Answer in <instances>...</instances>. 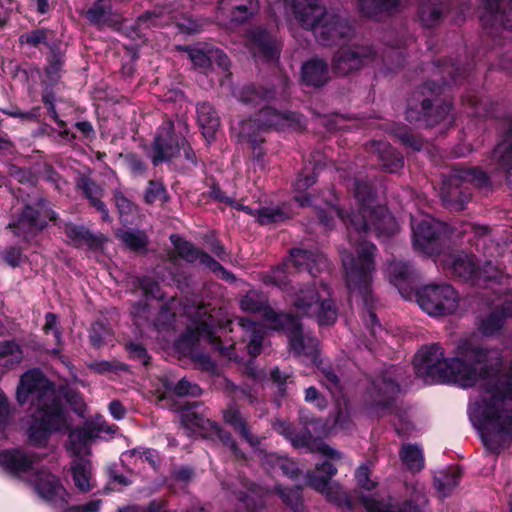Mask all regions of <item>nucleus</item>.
<instances>
[{"instance_id": "13", "label": "nucleus", "mask_w": 512, "mask_h": 512, "mask_svg": "<svg viewBox=\"0 0 512 512\" xmlns=\"http://www.w3.org/2000/svg\"><path fill=\"white\" fill-rule=\"evenodd\" d=\"M259 11L257 0H220L218 5L217 20L226 24L230 21L234 24L244 23Z\"/></svg>"}, {"instance_id": "31", "label": "nucleus", "mask_w": 512, "mask_h": 512, "mask_svg": "<svg viewBox=\"0 0 512 512\" xmlns=\"http://www.w3.org/2000/svg\"><path fill=\"white\" fill-rule=\"evenodd\" d=\"M72 476L75 485L79 490L87 492L90 490V463L84 459H75L71 465Z\"/></svg>"}, {"instance_id": "51", "label": "nucleus", "mask_w": 512, "mask_h": 512, "mask_svg": "<svg viewBox=\"0 0 512 512\" xmlns=\"http://www.w3.org/2000/svg\"><path fill=\"white\" fill-rule=\"evenodd\" d=\"M45 39V32L43 30L37 29L31 31L30 33L21 35L19 37V43L21 45H28L34 47L42 43Z\"/></svg>"}, {"instance_id": "43", "label": "nucleus", "mask_w": 512, "mask_h": 512, "mask_svg": "<svg viewBox=\"0 0 512 512\" xmlns=\"http://www.w3.org/2000/svg\"><path fill=\"white\" fill-rule=\"evenodd\" d=\"M257 220L262 225H269L284 219V213L278 208L265 207L256 214Z\"/></svg>"}, {"instance_id": "58", "label": "nucleus", "mask_w": 512, "mask_h": 512, "mask_svg": "<svg viewBox=\"0 0 512 512\" xmlns=\"http://www.w3.org/2000/svg\"><path fill=\"white\" fill-rule=\"evenodd\" d=\"M101 505L100 500L92 501L83 506H74L68 509L67 512H96L99 510Z\"/></svg>"}, {"instance_id": "10", "label": "nucleus", "mask_w": 512, "mask_h": 512, "mask_svg": "<svg viewBox=\"0 0 512 512\" xmlns=\"http://www.w3.org/2000/svg\"><path fill=\"white\" fill-rule=\"evenodd\" d=\"M293 11L301 25L311 29L316 37L326 35L325 25L321 21L326 11L319 0H293Z\"/></svg>"}, {"instance_id": "24", "label": "nucleus", "mask_w": 512, "mask_h": 512, "mask_svg": "<svg viewBox=\"0 0 512 512\" xmlns=\"http://www.w3.org/2000/svg\"><path fill=\"white\" fill-rule=\"evenodd\" d=\"M303 80L308 85L321 86L328 80V68L324 61L315 59L304 64L302 68Z\"/></svg>"}, {"instance_id": "21", "label": "nucleus", "mask_w": 512, "mask_h": 512, "mask_svg": "<svg viewBox=\"0 0 512 512\" xmlns=\"http://www.w3.org/2000/svg\"><path fill=\"white\" fill-rule=\"evenodd\" d=\"M322 25H325L326 35L317 37L322 44H330L348 34L349 27L332 14L325 13L321 19Z\"/></svg>"}, {"instance_id": "23", "label": "nucleus", "mask_w": 512, "mask_h": 512, "mask_svg": "<svg viewBox=\"0 0 512 512\" xmlns=\"http://www.w3.org/2000/svg\"><path fill=\"white\" fill-rule=\"evenodd\" d=\"M198 123L207 139L214 137L219 128L220 120L214 108L208 103H202L197 108Z\"/></svg>"}, {"instance_id": "26", "label": "nucleus", "mask_w": 512, "mask_h": 512, "mask_svg": "<svg viewBox=\"0 0 512 512\" xmlns=\"http://www.w3.org/2000/svg\"><path fill=\"white\" fill-rule=\"evenodd\" d=\"M238 325L243 330V337L249 340V354L252 356L258 355L261 350V343L264 336L262 327L244 319H239Z\"/></svg>"}, {"instance_id": "6", "label": "nucleus", "mask_w": 512, "mask_h": 512, "mask_svg": "<svg viewBox=\"0 0 512 512\" xmlns=\"http://www.w3.org/2000/svg\"><path fill=\"white\" fill-rule=\"evenodd\" d=\"M420 308L432 316H445L454 313L459 306V297L448 284L426 285L416 293Z\"/></svg>"}, {"instance_id": "37", "label": "nucleus", "mask_w": 512, "mask_h": 512, "mask_svg": "<svg viewBox=\"0 0 512 512\" xmlns=\"http://www.w3.org/2000/svg\"><path fill=\"white\" fill-rule=\"evenodd\" d=\"M65 233L76 245L87 244L92 246L97 242H101L103 237L96 238L87 229L82 226L66 225Z\"/></svg>"}, {"instance_id": "61", "label": "nucleus", "mask_w": 512, "mask_h": 512, "mask_svg": "<svg viewBox=\"0 0 512 512\" xmlns=\"http://www.w3.org/2000/svg\"><path fill=\"white\" fill-rule=\"evenodd\" d=\"M9 407L7 398L0 392V428L4 425L8 419Z\"/></svg>"}, {"instance_id": "33", "label": "nucleus", "mask_w": 512, "mask_h": 512, "mask_svg": "<svg viewBox=\"0 0 512 512\" xmlns=\"http://www.w3.org/2000/svg\"><path fill=\"white\" fill-rule=\"evenodd\" d=\"M113 199L121 221L131 224L138 213L135 205L118 189L113 192Z\"/></svg>"}, {"instance_id": "54", "label": "nucleus", "mask_w": 512, "mask_h": 512, "mask_svg": "<svg viewBox=\"0 0 512 512\" xmlns=\"http://www.w3.org/2000/svg\"><path fill=\"white\" fill-rule=\"evenodd\" d=\"M268 278L271 283L285 289L287 285V273L284 268L279 267L274 269Z\"/></svg>"}, {"instance_id": "36", "label": "nucleus", "mask_w": 512, "mask_h": 512, "mask_svg": "<svg viewBox=\"0 0 512 512\" xmlns=\"http://www.w3.org/2000/svg\"><path fill=\"white\" fill-rule=\"evenodd\" d=\"M23 358L22 350L14 342H0V365L9 367L19 363Z\"/></svg>"}, {"instance_id": "39", "label": "nucleus", "mask_w": 512, "mask_h": 512, "mask_svg": "<svg viewBox=\"0 0 512 512\" xmlns=\"http://www.w3.org/2000/svg\"><path fill=\"white\" fill-rule=\"evenodd\" d=\"M459 475L456 470H451L449 473L440 472L435 477V486L437 490L446 496L458 484Z\"/></svg>"}, {"instance_id": "25", "label": "nucleus", "mask_w": 512, "mask_h": 512, "mask_svg": "<svg viewBox=\"0 0 512 512\" xmlns=\"http://www.w3.org/2000/svg\"><path fill=\"white\" fill-rule=\"evenodd\" d=\"M0 464L12 472L18 473L31 468L33 460L21 451H4L0 453Z\"/></svg>"}, {"instance_id": "5", "label": "nucleus", "mask_w": 512, "mask_h": 512, "mask_svg": "<svg viewBox=\"0 0 512 512\" xmlns=\"http://www.w3.org/2000/svg\"><path fill=\"white\" fill-rule=\"evenodd\" d=\"M487 176L480 170L467 169L455 170L448 179L443 182L441 197L443 202L452 210H462L470 199V193L462 183H472L478 187L486 185Z\"/></svg>"}, {"instance_id": "57", "label": "nucleus", "mask_w": 512, "mask_h": 512, "mask_svg": "<svg viewBox=\"0 0 512 512\" xmlns=\"http://www.w3.org/2000/svg\"><path fill=\"white\" fill-rule=\"evenodd\" d=\"M127 349L133 357L141 360L143 362V364L146 365L148 363L146 351L142 346L137 345V344H129L127 346Z\"/></svg>"}, {"instance_id": "55", "label": "nucleus", "mask_w": 512, "mask_h": 512, "mask_svg": "<svg viewBox=\"0 0 512 512\" xmlns=\"http://www.w3.org/2000/svg\"><path fill=\"white\" fill-rule=\"evenodd\" d=\"M43 329L46 333H48L49 331H52L57 340L60 338V333L57 329V317L55 314H53V313L46 314L45 324H44Z\"/></svg>"}, {"instance_id": "15", "label": "nucleus", "mask_w": 512, "mask_h": 512, "mask_svg": "<svg viewBox=\"0 0 512 512\" xmlns=\"http://www.w3.org/2000/svg\"><path fill=\"white\" fill-rule=\"evenodd\" d=\"M173 123L168 121L163 124L154 141L155 156L153 163L170 160L180 155L181 141L176 139L173 134Z\"/></svg>"}, {"instance_id": "53", "label": "nucleus", "mask_w": 512, "mask_h": 512, "mask_svg": "<svg viewBox=\"0 0 512 512\" xmlns=\"http://www.w3.org/2000/svg\"><path fill=\"white\" fill-rule=\"evenodd\" d=\"M174 391L178 395H192L197 396L200 394V388L196 384H192L186 379H182L175 386Z\"/></svg>"}, {"instance_id": "4", "label": "nucleus", "mask_w": 512, "mask_h": 512, "mask_svg": "<svg viewBox=\"0 0 512 512\" xmlns=\"http://www.w3.org/2000/svg\"><path fill=\"white\" fill-rule=\"evenodd\" d=\"M291 302L298 314L315 317L320 325H331L337 319L331 290L322 282L299 288L291 296Z\"/></svg>"}, {"instance_id": "46", "label": "nucleus", "mask_w": 512, "mask_h": 512, "mask_svg": "<svg viewBox=\"0 0 512 512\" xmlns=\"http://www.w3.org/2000/svg\"><path fill=\"white\" fill-rule=\"evenodd\" d=\"M441 13L438 7L424 4L421 8L420 18L425 26H433L439 20Z\"/></svg>"}, {"instance_id": "35", "label": "nucleus", "mask_w": 512, "mask_h": 512, "mask_svg": "<svg viewBox=\"0 0 512 512\" xmlns=\"http://www.w3.org/2000/svg\"><path fill=\"white\" fill-rule=\"evenodd\" d=\"M359 2L361 11L373 18L392 10L398 4V0H359Z\"/></svg>"}, {"instance_id": "3", "label": "nucleus", "mask_w": 512, "mask_h": 512, "mask_svg": "<svg viewBox=\"0 0 512 512\" xmlns=\"http://www.w3.org/2000/svg\"><path fill=\"white\" fill-rule=\"evenodd\" d=\"M21 403L30 401L35 412L28 423L29 441L42 446L52 433L66 426V417L54 385L39 370H30L22 375L17 389Z\"/></svg>"}, {"instance_id": "34", "label": "nucleus", "mask_w": 512, "mask_h": 512, "mask_svg": "<svg viewBox=\"0 0 512 512\" xmlns=\"http://www.w3.org/2000/svg\"><path fill=\"white\" fill-rule=\"evenodd\" d=\"M116 236L124 246L135 251L145 249L148 242L146 234L140 230H119Z\"/></svg>"}, {"instance_id": "27", "label": "nucleus", "mask_w": 512, "mask_h": 512, "mask_svg": "<svg viewBox=\"0 0 512 512\" xmlns=\"http://www.w3.org/2000/svg\"><path fill=\"white\" fill-rule=\"evenodd\" d=\"M44 221L39 219L38 211L28 206L24 210L16 224H10V227L16 229L17 234L33 233L44 227Z\"/></svg>"}, {"instance_id": "17", "label": "nucleus", "mask_w": 512, "mask_h": 512, "mask_svg": "<svg viewBox=\"0 0 512 512\" xmlns=\"http://www.w3.org/2000/svg\"><path fill=\"white\" fill-rule=\"evenodd\" d=\"M412 230L415 245L424 248L426 244L439 236V223L433 218L412 219Z\"/></svg>"}, {"instance_id": "40", "label": "nucleus", "mask_w": 512, "mask_h": 512, "mask_svg": "<svg viewBox=\"0 0 512 512\" xmlns=\"http://www.w3.org/2000/svg\"><path fill=\"white\" fill-rule=\"evenodd\" d=\"M362 503L367 512H399L392 510L389 504L381 503L374 498H363ZM400 512H422V510L418 507L412 506L411 504H407L404 510Z\"/></svg>"}, {"instance_id": "8", "label": "nucleus", "mask_w": 512, "mask_h": 512, "mask_svg": "<svg viewBox=\"0 0 512 512\" xmlns=\"http://www.w3.org/2000/svg\"><path fill=\"white\" fill-rule=\"evenodd\" d=\"M113 432L103 418L97 417L94 421L87 422L82 428L71 432L67 449L72 456L89 454V444L94 439L101 438L104 434L110 435Z\"/></svg>"}, {"instance_id": "16", "label": "nucleus", "mask_w": 512, "mask_h": 512, "mask_svg": "<svg viewBox=\"0 0 512 512\" xmlns=\"http://www.w3.org/2000/svg\"><path fill=\"white\" fill-rule=\"evenodd\" d=\"M453 271L463 279L480 278L496 279V268L487 262L482 269H477L471 256L460 253L452 258Z\"/></svg>"}, {"instance_id": "48", "label": "nucleus", "mask_w": 512, "mask_h": 512, "mask_svg": "<svg viewBox=\"0 0 512 512\" xmlns=\"http://www.w3.org/2000/svg\"><path fill=\"white\" fill-rule=\"evenodd\" d=\"M356 479L358 485L365 490H372L377 483L370 479V470L367 466H360L356 471Z\"/></svg>"}, {"instance_id": "9", "label": "nucleus", "mask_w": 512, "mask_h": 512, "mask_svg": "<svg viewBox=\"0 0 512 512\" xmlns=\"http://www.w3.org/2000/svg\"><path fill=\"white\" fill-rule=\"evenodd\" d=\"M323 472L326 476L312 474L309 476V485L324 495L330 502L338 505L347 503V496L342 490L341 486L336 482H331L330 479L336 474L337 469L329 462H324L321 466L316 467V473Z\"/></svg>"}, {"instance_id": "11", "label": "nucleus", "mask_w": 512, "mask_h": 512, "mask_svg": "<svg viewBox=\"0 0 512 512\" xmlns=\"http://www.w3.org/2000/svg\"><path fill=\"white\" fill-rule=\"evenodd\" d=\"M376 52L368 46L350 47L340 50L334 60V69L340 75H346L362 66L374 62Z\"/></svg>"}, {"instance_id": "45", "label": "nucleus", "mask_w": 512, "mask_h": 512, "mask_svg": "<svg viewBox=\"0 0 512 512\" xmlns=\"http://www.w3.org/2000/svg\"><path fill=\"white\" fill-rule=\"evenodd\" d=\"M387 273L391 281L397 284L398 281L406 279L410 271L405 263L401 261H394L388 265Z\"/></svg>"}, {"instance_id": "52", "label": "nucleus", "mask_w": 512, "mask_h": 512, "mask_svg": "<svg viewBox=\"0 0 512 512\" xmlns=\"http://www.w3.org/2000/svg\"><path fill=\"white\" fill-rule=\"evenodd\" d=\"M383 146V152L393 156V159L391 162H387L384 158V156H381L382 160L384 161V166L386 169H388L390 172H396L403 166V159L399 154H396L394 151L390 149V147L386 144H382Z\"/></svg>"}, {"instance_id": "29", "label": "nucleus", "mask_w": 512, "mask_h": 512, "mask_svg": "<svg viewBox=\"0 0 512 512\" xmlns=\"http://www.w3.org/2000/svg\"><path fill=\"white\" fill-rule=\"evenodd\" d=\"M224 420L227 424L232 426L235 431L239 432L241 436L252 446H256L260 443L258 438L254 437L245 422L240 416V413L236 409H228L224 412Z\"/></svg>"}, {"instance_id": "60", "label": "nucleus", "mask_w": 512, "mask_h": 512, "mask_svg": "<svg viewBox=\"0 0 512 512\" xmlns=\"http://www.w3.org/2000/svg\"><path fill=\"white\" fill-rule=\"evenodd\" d=\"M218 435L220 440L224 443V445L228 446L235 455H238V447L235 441L233 440L232 436L224 431H219Z\"/></svg>"}, {"instance_id": "19", "label": "nucleus", "mask_w": 512, "mask_h": 512, "mask_svg": "<svg viewBox=\"0 0 512 512\" xmlns=\"http://www.w3.org/2000/svg\"><path fill=\"white\" fill-rule=\"evenodd\" d=\"M35 486L41 497L47 500L63 499L65 491L58 479L47 472H41L37 475Z\"/></svg>"}, {"instance_id": "20", "label": "nucleus", "mask_w": 512, "mask_h": 512, "mask_svg": "<svg viewBox=\"0 0 512 512\" xmlns=\"http://www.w3.org/2000/svg\"><path fill=\"white\" fill-rule=\"evenodd\" d=\"M289 264L296 268L306 266L311 273L314 271L319 272L327 266L323 255L306 250H293L290 255Z\"/></svg>"}, {"instance_id": "50", "label": "nucleus", "mask_w": 512, "mask_h": 512, "mask_svg": "<svg viewBox=\"0 0 512 512\" xmlns=\"http://www.w3.org/2000/svg\"><path fill=\"white\" fill-rule=\"evenodd\" d=\"M279 494L282 499L288 506H290L293 510L299 512L302 510V502L298 492L292 490H280L278 489Z\"/></svg>"}, {"instance_id": "14", "label": "nucleus", "mask_w": 512, "mask_h": 512, "mask_svg": "<svg viewBox=\"0 0 512 512\" xmlns=\"http://www.w3.org/2000/svg\"><path fill=\"white\" fill-rule=\"evenodd\" d=\"M171 239L175 245L177 253L181 258L190 263H199L207 269L220 274L223 278H229V273H227V271L208 254L198 250L191 243L181 240L174 235L171 236Z\"/></svg>"}, {"instance_id": "56", "label": "nucleus", "mask_w": 512, "mask_h": 512, "mask_svg": "<svg viewBox=\"0 0 512 512\" xmlns=\"http://www.w3.org/2000/svg\"><path fill=\"white\" fill-rule=\"evenodd\" d=\"M495 20L512 30V6L508 10L505 8L502 12L497 11L495 13Z\"/></svg>"}, {"instance_id": "2", "label": "nucleus", "mask_w": 512, "mask_h": 512, "mask_svg": "<svg viewBox=\"0 0 512 512\" xmlns=\"http://www.w3.org/2000/svg\"><path fill=\"white\" fill-rule=\"evenodd\" d=\"M488 351L469 342H462L454 358H444L437 344L422 347L415 355L417 374L426 381L454 382L470 387L487 375Z\"/></svg>"}, {"instance_id": "28", "label": "nucleus", "mask_w": 512, "mask_h": 512, "mask_svg": "<svg viewBox=\"0 0 512 512\" xmlns=\"http://www.w3.org/2000/svg\"><path fill=\"white\" fill-rule=\"evenodd\" d=\"M399 455L402 463L410 471H420L424 467L423 451L416 444H403Z\"/></svg>"}, {"instance_id": "32", "label": "nucleus", "mask_w": 512, "mask_h": 512, "mask_svg": "<svg viewBox=\"0 0 512 512\" xmlns=\"http://www.w3.org/2000/svg\"><path fill=\"white\" fill-rule=\"evenodd\" d=\"M82 189L85 193V196L89 199L91 205L94 206L99 212H101L102 219L108 222L111 221L109 211L105 204L101 201L102 189L89 180L82 181Z\"/></svg>"}, {"instance_id": "22", "label": "nucleus", "mask_w": 512, "mask_h": 512, "mask_svg": "<svg viewBox=\"0 0 512 512\" xmlns=\"http://www.w3.org/2000/svg\"><path fill=\"white\" fill-rule=\"evenodd\" d=\"M251 49L255 55L267 59H274L278 56V47L268 34L261 29L252 32Z\"/></svg>"}, {"instance_id": "12", "label": "nucleus", "mask_w": 512, "mask_h": 512, "mask_svg": "<svg viewBox=\"0 0 512 512\" xmlns=\"http://www.w3.org/2000/svg\"><path fill=\"white\" fill-rule=\"evenodd\" d=\"M273 427L278 433L287 437L295 447H307L310 451L318 452L331 459H340L342 457L339 451L331 448L320 440L312 438V435L308 431L295 434L290 426L283 421L275 422Z\"/></svg>"}, {"instance_id": "59", "label": "nucleus", "mask_w": 512, "mask_h": 512, "mask_svg": "<svg viewBox=\"0 0 512 512\" xmlns=\"http://www.w3.org/2000/svg\"><path fill=\"white\" fill-rule=\"evenodd\" d=\"M505 147L504 145H499L495 151H494V158H497L499 159L500 161V164L502 166V168L506 169L509 167L508 165V161L510 160L511 158V152H508L506 154H503V152L505 151Z\"/></svg>"}, {"instance_id": "7", "label": "nucleus", "mask_w": 512, "mask_h": 512, "mask_svg": "<svg viewBox=\"0 0 512 512\" xmlns=\"http://www.w3.org/2000/svg\"><path fill=\"white\" fill-rule=\"evenodd\" d=\"M263 326L275 330L286 329L291 349L297 355L310 356L312 360H315L318 342L313 337L304 336L299 323L294 318L286 314H276L271 310L265 311Z\"/></svg>"}, {"instance_id": "30", "label": "nucleus", "mask_w": 512, "mask_h": 512, "mask_svg": "<svg viewBox=\"0 0 512 512\" xmlns=\"http://www.w3.org/2000/svg\"><path fill=\"white\" fill-rule=\"evenodd\" d=\"M186 52L191 62L199 68L207 67L212 59L216 60L224 69H226L229 64L227 56L220 51H215L211 56H208L199 49H186Z\"/></svg>"}, {"instance_id": "63", "label": "nucleus", "mask_w": 512, "mask_h": 512, "mask_svg": "<svg viewBox=\"0 0 512 512\" xmlns=\"http://www.w3.org/2000/svg\"><path fill=\"white\" fill-rule=\"evenodd\" d=\"M380 390L383 392L384 395L392 397L399 391V386L393 381H384L383 387L381 386Z\"/></svg>"}, {"instance_id": "18", "label": "nucleus", "mask_w": 512, "mask_h": 512, "mask_svg": "<svg viewBox=\"0 0 512 512\" xmlns=\"http://www.w3.org/2000/svg\"><path fill=\"white\" fill-rule=\"evenodd\" d=\"M86 18L95 25L114 26L120 23L119 16L112 12L110 0H97L91 8L86 11Z\"/></svg>"}, {"instance_id": "38", "label": "nucleus", "mask_w": 512, "mask_h": 512, "mask_svg": "<svg viewBox=\"0 0 512 512\" xmlns=\"http://www.w3.org/2000/svg\"><path fill=\"white\" fill-rule=\"evenodd\" d=\"M259 121L263 122L266 127H274L282 129L286 126H292L294 115L281 114L272 109L261 111Z\"/></svg>"}, {"instance_id": "62", "label": "nucleus", "mask_w": 512, "mask_h": 512, "mask_svg": "<svg viewBox=\"0 0 512 512\" xmlns=\"http://www.w3.org/2000/svg\"><path fill=\"white\" fill-rule=\"evenodd\" d=\"M109 410L115 419H121L125 415V409L119 401H112Z\"/></svg>"}, {"instance_id": "44", "label": "nucleus", "mask_w": 512, "mask_h": 512, "mask_svg": "<svg viewBox=\"0 0 512 512\" xmlns=\"http://www.w3.org/2000/svg\"><path fill=\"white\" fill-rule=\"evenodd\" d=\"M263 464L271 467L276 465L283 471L284 474L289 476L294 475L295 464L286 458L270 454L265 457Z\"/></svg>"}, {"instance_id": "47", "label": "nucleus", "mask_w": 512, "mask_h": 512, "mask_svg": "<svg viewBox=\"0 0 512 512\" xmlns=\"http://www.w3.org/2000/svg\"><path fill=\"white\" fill-rule=\"evenodd\" d=\"M502 325V317L493 314L481 323L480 330L485 335H493L501 329Z\"/></svg>"}, {"instance_id": "1", "label": "nucleus", "mask_w": 512, "mask_h": 512, "mask_svg": "<svg viewBox=\"0 0 512 512\" xmlns=\"http://www.w3.org/2000/svg\"><path fill=\"white\" fill-rule=\"evenodd\" d=\"M366 185L356 186V197L364 202L362 191ZM331 213L337 214L345 221L348 238L352 246H355L357 257L355 258L346 249L340 250L347 287L352 297H362L364 301L370 292L372 273L374 271L375 246L363 242V236L368 231H374L378 236H389L397 232L398 225L394 217L382 206H373L371 203H361L359 214L348 215V222L342 215L341 209L331 207Z\"/></svg>"}, {"instance_id": "41", "label": "nucleus", "mask_w": 512, "mask_h": 512, "mask_svg": "<svg viewBox=\"0 0 512 512\" xmlns=\"http://www.w3.org/2000/svg\"><path fill=\"white\" fill-rule=\"evenodd\" d=\"M241 309L246 312H260L265 307L264 297L256 291H249L240 302Z\"/></svg>"}, {"instance_id": "49", "label": "nucleus", "mask_w": 512, "mask_h": 512, "mask_svg": "<svg viewBox=\"0 0 512 512\" xmlns=\"http://www.w3.org/2000/svg\"><path fill=\"white\" fill-rule=\"evenodd\" d=\"M215 325L212 315H208V318L201 321V323L196 327V332L199 337L212 341L215 339L213 330Z\"/></svg>"}, {"instance_id": "42", "label": "nucleus", "mask_w": 512, "mask_h": 512, "mask_svg": "<svg viewBox=\"0 0 512 512\" xmlns=\"http://www.w3.org/2000/svg\"><path fill=\"white\" fill-rule=\"evenodd\" d=\"M145 201L148 204L156 202H166L167 195L164 186L161 183L151 181L145 192Z\"/></svg>"}, {"instance_id": "64", "label": "nucleus", "mask_w": 512, "mask_h": 512, "mask_svg": "<svg viewBox=\"0 0 512 512\" xmlns=\"http://www.w3.org/2000/svg\"><path fill=\"white\" fill-rule=\"evenodd\" d=\"M21 259V253L17 249H11L5 255V260L11 266H16L19 264Z\"/></svg>"}]
</instances>
